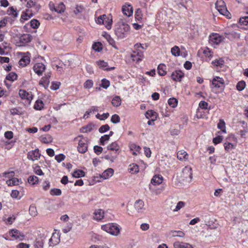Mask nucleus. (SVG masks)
I'll return each instance as SVG.
<instances>
[{
  "label": "nucleus",
  "instance_id": "f257e3e1",
  "mask_svg": "<svg viewBox=\"0 0 248 248\" xmlns=\"http://www.w3.org/2000/svg\"><path fill=\"white\" fill-rule=\"evenodd\" d=\"M130 31L129 26L123 22L118 23L115 26V32L116 35L120 39L125 37Z\"/></svg>",
  "mask_w": 248,
  "mask_h": 248
},
{
  "label": "nucleus",
  "instance_id": "f03ea898",
  "mask_svg": "<svg viewBox=\"0 0 248 248\" xmlns=\"http://www.w3.org/2000/svg\"><path fill=\"white\" fill-rule=\"evenodd\" d=\"M180 181L185 182H191L192 178V169L189 166L185 167L180 174Z\"/></svg>",
  "mask_w": 248,
  "mask_h": 248
},
{
  "label": "nucleus",
  "instance_id": "7ed1b4c3",
  "mask_svg": "<svg viewBox=\"0 0 248 248\" xmlns=\"http://www.w3.org/2000/svg\"><path fill=\"white\" fill-rule=\"evenodd\" d=\"M101 228L103 230L114 235H117L120 232L118 226L112 223L102 225Z\"/></svg>",
  "mask_w": 248,
  "mask_h": 248
},
{
  "label": "nucleus",
  "instance_id": "20e7f679",
  "mask_svg": "<svg viewBox=\"0 0 248 248\" xmlns=\"http://www.w3.org/2000/svg\"><path fill=\"white\" fill-rule=\"evenodd\" d=\"M96 22L97 24L104 25L109 30L111 28L112 19L111 17H109L106 15H103L99 16L96 20Z\"/></svg>",
  "mask_w": 248,
  "mask_h": 248
},
{
  "label": "nucleus",
  "instance_id": "39448f33",
  "mask_svg": "<svg viewBox=\"0 0 248 248\" xmlns=\"http://www.w3.org/2000/svg\"><path fill=\"white\" fill-rule=\"evenodd\" d=\"M78 138H82L78 141V152L80 153H85L88 149L87 146V139L83 138L82 135H79L78 137L75 138L74 140H78Z\"/></svg>",
  "mask_w": 248,
  "mask_h": 248
},
{
  "label": "nucleus",
  "instance_id": "423d86ee",
  "mask_svg": "<svg viewBox=\"0 0 248 248\" xmlns=\"http://www.w3.org/2000/svg\"><path fill=\"white\" fill-rule=\"evenodd\" d=\"M218 12L220 15L225 16L228 19L231 18V14L228 11L225 2L223 0H218Z\"/></svg>",
  "mask_w": 248,
  "mask_h": 248
},
{
  "label": "nucleus",
  "instance_id": "0eeeda50",
  "mask_svg": "<svg viewBox=\"0 0 248 248\" xmlns=\"http://www.w3.org/2000/svg\"><path fill=\"white\" fill-rule=\"evenodd\" d=\"M19 95L22 99H26L27 103L30 104L33 98V95L31 92H27L24 90H19Z\"/></svg>",
  "mask_w": 248,
  "mask_h": 248
},
{
  "label": "nucleus",
  "instance_id": "6e6552de",
  "mask_svg": "<svg viewBox=\"0 0 248 248\" xmlns=\"http://www.w3.org/2000/svg\"><path fill=\"white\" fill-rule=\"evenodd\" d=\"M131 57L133 61L138 62L142 60L143 58V53L142 51L140 50L139 49H135V50L133 51Z\"/></svg>",
  "mask_w": 248,
  "mask_h": 248
},
{
  "label": "nucleus",
  "instance_id": "1a4fd4ad",
  "mask_svg": "<svg viewBox=\"0 0 248 248\" xmlns=\"http://www.w3.org/2000/svg\"><path fill=\"white\" fill-rule=\"evenodd\" d=\"M40 155L39 150L36 149L29 152L28 154L27 157L30 160L35 161L38 160L40 158Z\"/></svg>",
  "mask_w": 248,
  "mask_h": 248
},
{
  "label": "nucleus",
  "instance_id": "9d476101",
  "mask_svg": "<svg viewBox=\"0 0 248 248\" xmlns=\"http://www.w3.org/2000/svg\"><path fill=\"white\" fill-rule=\"evenodd\" d=\"M33 69L36 74L38 76H41L46 67L43 63H37L34 65Z\"/></svg>",
  "mask_w": 248,
  "mask_h": 248
},
{
  "label": "nucleus",
  "instance_id": "9b49d317",
  "mask_svg": "<svg viewBox=\"0 0 248 248\" xmlns=\"http://www.w3.org/2000/svg\"><path fill=\"white\" fill-rule=\"evenodd\" d=\"M20 46H23L25 44L30 42L32 40V36L30 34H23L19 37Z\"/></svg>",
  "mask_w": 248,
  "mask_h": 248
},
{
  "label": "nucleus",
  "instance_id": "f8f14e48",
  "mask_svg": "<svg viewBox=\"0 0 248 248\" xmlns=\"http://www.w3.org/2000/svg\"><path fill=\"white\" fill-rule=\"evenodd\" d=\"M225 34L226 37L230 40H233L235 39L240 38V33L233 31H228L225 32Z\"/></svg>",
  "mask_w": 248,
  "mask_h": 248
},
{
  "label": "nucleus",
  "instance_id": "ddd939ff",
  "mask_svg": "<svg viewBox=\"0 0 248 248\" xmlns=\"http://www.w3.org/2000/svg\"><path fill=\"white\" fill-rule=\"evenodd\" d=\"M122 11L124 15L130 16L133 14V10L131 5L125 4L123 6Z\"/></svg>",
  "mask_w": 248,
  "mask_h": 248
},
{
  "label": "nucleus",
  "instance_id": "4468645a",
  "mask_svg": "<svg viewBox=\"0 0 248 248\" xmlns=\"http://www.w3.org/2000/svg\"><path fill=\"white\" fill-rule=\"evenodd\" d=\"M104 217V211L101 209H95L93 213V218L97 221H100Z\"/></svg>",
  "mask_w": 248,
  "mask_h": 248
},
{
  "label": "nucleus",
  "instance_id": "2eb2a0df",
  "mask_svg": "<svg viewBox=\"0 0 248 248\" xmlns=\"http://www.w3.org/2000/svg\"><path fill=\"white\" fill-rule=\"evenodd\" d=\"M171 78L175 81H181L184 74L180 70H176L171 74Z\"/></svg>",
  "mask_w": 248,
  "mask_h": 248
},
{
  "label": "nucleus",
  "instance_id": "dca6fc26",
  "mask_svg": "<svg viewBox=\"0 0 248 248\" xmlns=\"http://www.w3.org/2000/svg\"><path fill=\"white\" fill-rule=\"evenodd\" d=\"M163 178L160 174L155 175L151 180V183L154 185H159L162 183Z\"/></svg>",
  "mask_w": 248,
  "mask_h": 248
},
{
  "label": "nucleus",
  "instance_id": "f3484780",
  "mask_svg": "<svg viewBox=\"0 0 248 248\" xmlns=\"http://www.w3.org/2000/svg\"><path fill=\"white\" fill-rule=\"evenodd\" d=\"M114 173V170L111 168H108L105 170L102 173L101 177L104 179H107L111 177Z\"/></svg>",
  "mask_w": 248,
  "mask_h": 248
},
{
  "label": "nucleus",
  "instance_id": "a211bd4d",
  "mask_svg": "<svg viewBox=\"0 0 248 248\" xmlns=\"http://www.w3.org/2000/svg\"><path fill=\"white\" fill-rule=\"evenodd\" d=\"M144 205V202L141 200L136 201L134 204V207L138 212L141 211L143 208Z\"/></svg>",
  "mask_w": 248,
  "mask_h": 248
},
{
  "label": "nucleus",
  "instance_id": "6ab92c4d",
  "mask_svg": "<svg viewBox=\"0 0 248 248\" xmlns=\"http://www.w3.org/2000/svg\"><path fill=\"white\" fill-rule=\"evenodd\" d=\"M97 63L100 68H101L105 70L110 71L111 70H113L115 68L114 67L107 68V67L108 66V63L107 62H104V61H99L97 62Z\"/></svg>",
  "mask_w": 248,
  "mask_h": 248
},
{
  "label": "nucleus",
  "instance_id": "aec40b11",
  "mask_svg": "<svg viewBox=\"0 0 248 248\" xmlns=\"http://www.w3.org/2000/svg\"><path fill=\"white\" fill-rule=\"evenodd\" d=\"M209 43L215 48L217 45V33H213L209 37Z\"/></svg>",
  "mask_w": 248,
  "mask_h": 248
},
{
  "label": "nucleus",
  "instance_id": "412c9836",
  "mask_svg": "<svg viewBox=\"0 0 248 248\" xmlns=\"http://www.w3.org/2000/svg\"><path fill=\"white\" fill-rule=\"evenodd\" d=\"M166 66L164 64H160L158 66V73L159 75L163 76L166 74Z\"/></svg>",
  "mask_w": 248,
  "mask_h": 248
},
{
  "label": "nucleus",
  "instance_id": "4be33fe9",
  "mask_svg": "<svg viewBox=\"0 0 248 248\" xmlns=\"http://www.w3.org/2000/svg\"><path fill=\"white\" fill-rule=\"evenodd\" d=\"M188 155L186 152L184 150L179 151L177 153V157L180 160H185L187 158Z\"/></svg>",
  "mask_w": 248,
  "mask_h": 248
},
{
  "label": "nucleus",
  "instance_id": "5701e85b",
  "mask_svg": "<svg viewBox=\"0 0 248 248\" xmlns=\"http://www.w3.org/2000/svg\"><path fill=\"white\" fill-rule=\"evenodd\" d=\"M218 129L220 130L221 133H226L225 123L223 120H219V123H218Z\"/></svg>",
  "mask_w": 248,
  "mask_h": 248
},
{
  "label": "nucleus",
  "instance_id": "b1692460",
  "mask_svg": "<svg viewBox=\"0 0 248 248\" xmlns=\"http://www.w3.org/2000/svg\"><path fill=\"white\" fill-rule=\"evenodd\" d=\"M10 234L11 236L15 239H21L24 237V235H21L20 232L17 230H13L11 231Z\"/></svg>",
  "mask_w": 248,
  "mask_h": 248
},
{
  "label": "nucleus",
  "instance_id": "393cba45",
  "mask_svg": "<svg viewBox=\"0 0 248 248\" xmlns=\"http://www.w3.org/2000/svg\"><path fill=\"white\" fill-rule=\"evenodd\" d=\"M21 180H19L16 178H13L7 181L6 183L9 186H12L17 185L19 184V182H21Z\"/></svg>",
  "mask_w": 248,
  "mask_h": 248
},
{
  "label": "nucleus",
  "instance_id": "a878e982",
  "mask_svg": "<svg viewBox=\"0 0 248 248\" xmlns=\"http://www.w3.org/2000/svg\"><path fill=\"white\" fill-rule=\"evenodd\" d=\"M112 105L114 107H118L121 104V99L120 96H115L112 100Z\"/></svg>",
  "mask_w": 248,
  "mask_h": 248
},
{
  "label": "nucleus",
  "instance_id": "bb28decb",
  "mask_svg": "<svg viewBox=\"0 0 248 248\" xmlns=\"http://www.w3.org/2000/svg\"><path fill=\"white\" fill-rule=\"evenodd\" d=\"M30 59L28 56H24L19 61V64L22 66H25L27 64L29 63Z\"/></svg>",
  "mask_w": 248,
  "mask_h": 248
},
{
  "label": "nucleus",
  "instance_id": "cd10ccee",
  "mask_svg": "<svg viewBox=\"0 0 248 248\" xmlns=\"http://www.w3.org/2000/svg\"><path fill=\"white\" fill-rule=\"evenodd\" d=\"M65 9V5L62 3H60L58 6L54 7L55 11L58 13H63Z\"/></svg>",
  "mask_w": 248,
  "mask_h": 248
},
{
  "label": "nucleus",
  "instance_id": "c85d7f7f",
  "mask_svg": "<svg viewBox=\"0 0 248 248\" xmlns=\"http://www.w3.org/2000/svg\"><path fill=\"white\" fill-rule=\"evenodd\" d=\"M170 233L172 237H183L185 236V233L180 231H171Z\"/></svg>",
  "mask_w": 248,
  "mask_h": 248
},
{
  "label": "nucleus",
  "instance_id": "c756f323",
  "mask_svg": "<svg viewBox=\"0 0 248 248\" xmlns=\"http://www.w3.org/2000/svg\"><path fill=\"white\" fill-rule=\"evenodd\" d=\"M72 175L75 178L82 177L85 176V172L82 170H78L74 171Z\"/></svg>",
  "mask_w": 248,
  "mask_h": 248
},
{
  "label": "nucleus",
  "instance_id": "7c9ffc66",
  "mask_svg": "<svg viewBox=\"0 0 248 248\" xmlns=\"http://www.w3.org/2000/svg\"><path fill=\"white\" fill-rule=\"evenodd\" d=\"M44 245V241L41 238L36 239L34 243V248H42Z\"/></svg>",
  "mask_w": 248,
  "mask_h": 248
},
{
  "label": "nucleus",
  "instance_id": "2f4dec72",
  "mask_svg": "<svg viewBox=\"0 0 248 248\" xmlns=\"http://www.w3.org/2000/svg\"><path fill=\"white\" fill-rule=\"evenodd\" d=\"M49 79L47 78L43 77L39 82V84L46 88L49 83Z\"/></svg>",
  "mask_w": 248,
  "mask_h": 248
},
{
  "label": "nucleus",
  "instance_id": "473e14b6",
  "mask_svg": "<svg viewBox=\"0 0 248 248\" xmlns=\"http://www.w3.org/2000/svg\"><path fill=\"white\" fill-rule=\"evenodd\" d=\"M93 127V125L89 124L86 126L83 127L80 129V131L83 133H86L91 131Z\"/></svg>",
  "mask_w": 248,
  "mask_h": 248
},
{
  "label": "nucleus",
  "instance_id": "72a5a7b5",
  "mask_svg": "<svg viewBox=\"0 0 248 248\" xmlns=\"http://www.w3.org/2000/svg\"><path fill=\"white\" fill-rule=\"evenodd\" d=\"M38 178L36 176H30L28 178V182L30 184L33 185L38 183Z\"/></svg>",
  "mask_w": 248,
  "mask_h": 248
},
{
  "label": "nucleus",
  "instance_id": "f704fd0d",
  "mask_svg": "<svg viewBox=\"0 0 248 248\" xmlns=\"http://www.w3.org/2000/svg\"><path fill=\"white\" fill-rule=\"evenodd\" d=\"M41 141L45 143H49L52 141V138L50 135H46L44 137H41Z\"/></svg>",
  "mask_w": 248,
  "mask_h": 248
},
{
  "label": "nucleus",
  "instance_id": "c9c22d12",
  "mask_svg": "<svg viewBox=\"0 0 248 248\" xmlns=\"http://www.w3.org/2000/svg\"><path fill=\"white\" fill-rule=\"evenodd\" d=\"M17 75L14 72L10 73L6 77V79L13 81L17 79Z\"/></svg>",
  "mask_w": 248,
  "mask_h": 248
},
{
  "label": "nucleus",
  "instance_id": "e433bc0d",
  "mask_svg": "<svg viewBox=\"0 0 248 248\" xmlns=\"http://www.w3.org/2000/svg\"><path fill=\"white\" fill-rule=\"evenodd\" d=\"M171 53L174 56H178L180 55V49L178 46H175L171 49Z\"/></svg>",
  "mask_w": 248,
  "mask_h": 248
},
{
  "label": "nucleus",
  "instance_id": "4c0bfd02",
  "mask_svg": "<svg viewBox=\"0 0 248 248\" xmlns=\"http://www.w3.org/2000/svg\"><path fill=\"white\" fill-rule=\"evenodd\" d=\"M43 106L44 103L43 101L38 100L36 101L34 106V108L36 110H41L42 108H43Z\"/></svg>",
  "mask_w": 248,
  "mask_h": 248
},
{
  "label": "nucleus",
  "instance_id": "58836bf2",
  "mask_svg": "<svg viewBox=\"0 0 248 248\" xmlns=\"http://www.w3.org/2000/svg\"><path fill=\"white\" fill-rule=\"evenodd\" d=\"M177 100L175 98H170L168 100L169 105L172 108H175L177 105Z\"/></svg>",
  "mask_w": 248,
  "mask_h": 248
},
{
  "label": "nucleus",
  "instance_id": "ea45409f",
  "mask_svg": "<svg viewBox=\"0 0 248 248\" xmlns=\"http://www.w3.org/2000/svg\"><path fill=\"white\" fill-rule=\"evenodd\" d=\"M84 10L85 8L83 6L77 5L74 11V12L75 14L77 15L78 14L82 13Z\"/></svg>",
  "mask_w": 248,
  "mask_h": 248
},
{
  "label": "nucleus",
  "instance_id": "a19ab883",
  "mask_svg": "<svg viewBox=\"0 0 248 248\" xmlns=\"http://www.w3.org/2000/svg\"><path fill=\"white\" fill-rule=\"evenodd\" d=\"M108 149L112 151H118L119 146L116 142H112L108 146Z\"/></svg>",
  "mask_w": 248,
  "mask_h": 248
},
{
  "label": "nucleus",
  "instance_id": "79ce46f5",
  "mask_svg": "<svg viewBox=\"0 0 248 248\" xmlns=\"http://www.w3.org/2000/svg\"><path fill=\"white\" fill-rule=\"evenodd\" d=\"M245 87L246 83L244 81H240L238 82L236 85V88L239 91H241L244 90Z\"/></svg>",
  "mask_w": 248,
  "mask_h": 248
},
{
  "label": "nucleus",
  "instance_id": "37998d69",
  "mask_svg": "<svg viewBox=\"0 0 248 248\" xmlns=\"http://www.w3.org/2000/svg\"><path fill=\"white\" fill-rule=\"evenodd\" d=\"M217 157L215 155L210 156L209 158V161L211 164L210 167L213 168L216 165Z\"/></svg>",
  "mask_w": 248,
  "mask_h": 248
},
{
  "label": "nucleus",
  "instance_id": "c03bdc74",
  "mask_svg": "<svg viewBox=\"0 0 248 248\" xmlns=\"http://www.w3.org/2000/svg\"><path fill=\"white\" fill-rule=\"evenodd\" d=\"M93 81L91 79H88L84 83V88L85 89H91L93 86Z\"/></svg>",
  "mask_w": 248,
  "mask_h": 248
},
{
  "label": "nucleus",
  "instance_id": "a18cd8bd",
  "mask_svg": "<svg viewBox=\"0 0 248 248\" xmlns=\"http://www.w3.org/2000/svg\"><path fill=\"white\" fill-rule=\"evenodd\" d=\"M39 25V22L36 19H32L30 21V25L33 29H37Z\"/></svg>",
  "mask_w": 248,
  "mask_h": 248
},
{
  "label": "nucleus",
  "instance_id": "49530a36",
  "mask_svg": "<svg viewBox=\"0 0 248 248\" xmlns=\"http://www.w3.org/2000/svg\"><path fill=\"white\" fill-rule=\"evenodd\" d=\"M50 193L51 195L60 196L62 194V191L60 189L53 188L51 189Z\"/></svg>",
  "mask_w": 248,
  "mask_h": 248
},
{
  "label": "nucleus",
  "instance_id": "de8ad7c7",
  "mask_svg": "<svg viewBox=\"0 0 248 248\" xmlns=\"http://www.w3.org/2000/svg\"><path fill=\"white\" fill-rule=\"evenodd\" d=\"M29 213L31 216H36L37 214L36 207L34 206H31L29 208Z\"/></svg>",
  "mask_w": 248,
  "mask_h": 248
},
{
  "label": "nucleus",
  "instance_id": "09e8293b",
  "mask_svg": "<svg viewBox=\"0 0 248 248\" xmlns=\"http://www.w3.org/2000/svg\"><path fill=\"white\" fill-rule=\"evenodd\" d=\"M135 18L138 20H140L142 19V11L140 9H138L135 13Z\"/></svg>",
  "mask_w": 248,
  "mask_h": 248
},
{
  "label": "nucleus",
  "instance_id": "8fccbe9b",
  "mask_svg": "<svg viewBox=\"0 0 248 248\" xmlns=\"http://www.w3.org/2000/svg\"><path fill=\"white\" fill-rule=\"evenodd\" d=\"M111 122L113 124H117L120 122V118L117 114H114L111 118Z\"/></svg>",
  "mask_w": 248,
  "mask_h": 248
},
{
  "label": "nucleus",
  "instance_id": "3c124183",
  "mask_svg": "<svg viewBox=\"0 0 248 248\" xmlns=\"http://www.w3.org/2000/svg\"><path fill=\"white\" fill-rule=\"evenodd\" d=\"M239 23L241 25H248V16L240 18Z\"/></svg>",
  "mask_w": 248,
  "mask_h": 248
},
{
  "label": "nucleus",
  "instance_id": "603ef678",
  "mask_svg": "<svg viewBox=\"0 0 248 248\" xmlns=\"http://www.w3.org/2000/svg\"><path fill=\"white\" fill-rule=\"evenodd\" d=\"M8 12L9 13V15H12L14 17H16L17 16V13L13 7H10L9 10L8 11Z\"/></svg>",
  "mask_w": 248,
  "mask_h": 248
},
{
  "label": "nucleus",
  "instance_id": "864d4df0",
  "mask_svg": "<svg viewBox=\"0 0 248 248\" xmlns=\"http://www.w3.org/2000/svg\"><path fill=\"white\" fill-rule=\"evenodd\" d=\"M109 129V126L108 124H106L101 126L99 129V131L100 133H104Z\"/></svg>",
  "mask_w": 248,
  "mask_h": 248
},
{
  "label": "nucleus",
  "instance_id": "5fc2aeb1",
  "mask_svg": "<svg viewBox=\"0 0 248 248\" xmlns=\"http://www.w3.org/2000/svg\"><path fill=\"white\" fill-rule=\"evenodd\" d=\"M110 85L109 81L106 79H103L102 80L101 86L104 89H107Z\"/></svg>",
  "mask_w": 248,
  "mask_h": 248
},
{
  "label": "nucleus",
  "instance_id": "6e6d98bb",
  "mask_svg": "<svg viewBox=\"0 0 248 248\" xmlns=\"http://www.w3.org/2000/svg\"><path fill=\"white\" fill-rule=\"evenodd\" d=\"M131 166V165H130ZM130 171L132 172V173H136L139 172V166L136 164H133L132 167H131L129 168Z\"/></svg>",
  "mask_w": 248,
  "mask_h": 248
},
{
  "label": "nucleus",
  "instance_id": "4d7b16f0",
  "mask_svg": "<svg viewBox=\"0 0 248 248\" xmlns=\"http://www.w3.org/2000/svg\"><path fill=\"white\" fill-rule=\"evenodd\" d=\"M34 172L36 174L38 175H43L44 173L42 171V170L40 169V167L38 166H36L34 169Z\"/></svg>",
  "mask_w": 248,
  "mask_h": 248
},
{
  "label": "nucleus",
  "instance_id": "13d9d810",
  "mask_svg": "<svg viewBox=\"0 0 248 248\" xmlns=\"http://www.w3.org/2000/svg\"><path fill=\"white\" fill-rule=\"evenodd\" d=\"M185 203L183 202H179L177 203V205L174 209H173L174 211H178L180 209H181L184 206Z\"/></svg>",
  "mask_w": 248,
  "mask_h": 248
},
{
  "label": "nucleus",
  "instance_id": "bf43d9fd",
  "mask_svg": "<svg viewBox=\"0 0 248 248\" xmlns=\"http://www.w3.org/2000/svg\"><path fill=\"white\" fill-rule=\"evenodd\" d=\"M109 139V136H108L107 135H105L103 136H102L100 139V144L104 145L105 141L108 140Z\"/></svg>",
  "mask_w": 248,
  "mask_h": 248
},
{
  "label": "nucleus",
  "instance_id": "052dcab7",
  "mask_svg": "<svg viewBox=\"0 0 248 248\" xmlns=\"http://www.w3.org/2000/svg\"><path fill=\"white\" fill-rule=\"evenodd\" d=\"M94 152L98 155H100L103 151L102 147L98 146H94L93 147Z\"/></svg>",
  "mask_w": 248,
  "mask_h": 248
},
{
  "label": "nucleus",
  "instance_id": "680f3d73",
  "mask_svg": "<svg viewBox=\"0 0 248 248\" xmlns=\"http://www.w3.org/2000/svg\"><path fill=\"white\" fill-rule=\"evenodd\" d=\"M65 155L62 154L55 156V159L58 162H61L65 159Z\"/></svg>",
  "mask_w": 248,
  "mask_h": 248
},
{
  "label": "nucleus",
  "instance_id": "e2e57ef3",
  "mask_svg": "<svg viewBox=\"0 0 248 248\" xmlns=\"http://www.w3.org/2000/svg\"><path fill=\"white\" fill-rule=\"evenodd\" d=\"M155 113V112L152 110H148L145 113V117L147 119H149L153 116Z\"/></svg>",
  "mask_w": 248,
  "mask_h": 248
},
{
  "label": "nucleus",
  "instance_id": "0e129e2a",
  "mask_svg": "<svg viewBox=\"0 0 248 248\" xmlns=\"http://www.w3.org/2000/svg\"><path fill=\"white\" fill-rule=\"evenodd\" d=\"M36 0H27V6L28 7H32L35 6Z\"/></svg>",
  "mask_w": 248,
  "mask_h": 248
},
{
  "label": "nucleus",
  "instance_id": "69168bd1",
  "mask_svg": "<svg viewBox=\"0 0 248 248\" xmlns=\"http://www.w3.org/2000/svg\"><path fill=\"white\" fill-rule=\"evenodd\" d=\"M224 146L225 150L228 152L230 150L232 149L233 147V145H232V144L231 143H230V142L225 143Z\"/></svg>",
  "mask_w": 248,
  "mask_h": 248
},
{
  "label": "nucleus",
  "instance_id": "338daca9",
  "mask_svg": "<svg viewBox=\"0 0 248 248\" xmlns=\"http://www.w3.org/2000/svg\"><path fill=\"white\" fill-rule=\"evenodd\" d=\"M203 54L208 58H210L212 56L213 52L209 50V48H206V49L204 50L203 51Z\"/></svg>",
  "mask_w": 248,
  "mask_h": 248
},
{
  "label": "nucleus",
  "instance_id": "774afa93",
  "mask_svg": "<svg viewBox=\"0 0 248 248\" xmlns=\"http://www.w3.org/2000/svg\"><path fill=\"white\" fill-rule=\"evenodd\" d=\"M4 136L6 139L10 140L13 137V133L12 131H6L5 132Z\"/></svg>",
  "mask_w": 248,
  "mask_h": 248
}]
</instances>
